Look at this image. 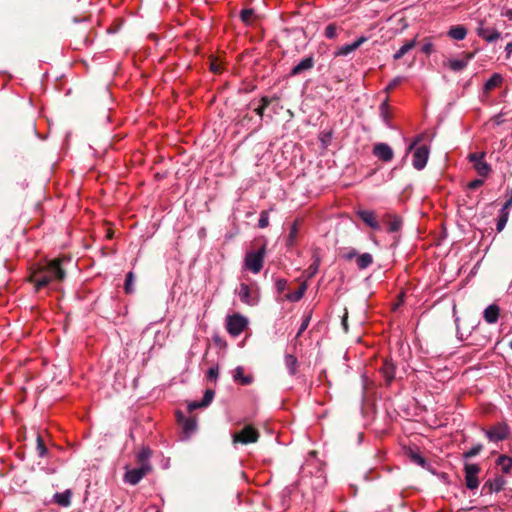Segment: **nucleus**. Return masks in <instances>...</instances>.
<instances>
[{"label": "nucleus", "instance_id": "nucleus-49", "mask_svg": "<svg viewBox=\"0 0 512 512\" xmlns=\"http://www.w3.org/2000/svg\"><path fill=\"white\" fill-rule=\"evenodd\" d=\"M501 16L506 17L508 20L512 21V9H504L501 12Z\"/></svg>", "mask_w": 512, "mask_h": 512}, {"label": "nucleus", "instance_id": "nucleus-29", "mask_svg": "<svg viewBox=\"0 0 512 512\" xmlns=\"http://www.w3.org/2000/svg\"><path fill=\"white\" fill-rule=\"evenodd\" d=\"M416 45V40L412 39L410 41H406L398 51L393 55L395 60L402 58L406 53H408L414 46Z\"/></svg>", "mask_w": 512, "mask_h": 512}, {"label": "nucleus", "instance_id": "nucleus-9", "mask_svg": "<svg viewBox=\"0 0 512 512\" xmlns=\"http://www.w3.org/2000/svg\"><path fill=\"white\" fill-rule=\"evenodd\" d=\"M484 433L489 441L499 442L505 440L509 433V427L505 423H498L489 430H484Z\"/></svg>", "mask_w": 512, "mask_h": 512}, {"label": "nucleus", "instance_id": "nucleus-48", "mask_svg": "<svg viewBox=\"0 0 512 512\" xmlns=\"http://www.w3.org/2000/svg\"><path fill=\"white\" fill-rule=\"evenodd\" d=\"M219 369L218 367H211L208 370L207 376L209 379H215L218 376Z\"/></svg>", "mask_w": 512, "mask_h": 512}, {"label": "nucleus", "instance_id": "nucleus-34", "mask_svg": "<svg viewBox=\"0 0 512 512\" xmlns=\"http://www.w3.org/2000/svg\"><path fill=\"white\" fill-rule=\"evenodd\" d=\"M382 373H383L386 381L390 382L394 378V375H395L394 365L392 363H389L386 361L383 365Z\"/></svg>", "mask_w": 512, "mask_h": 512}, {"label": "nucleus", "instance_id": "nucleus-15", "mask_svg": "<svg viewBox=\"0 0 512 512\" xmlns=\"http://www.w3.org/2000/svg\"><path fill=\"white\" fill-rule=\"evenodd\" d=\"M511 206H512V190H510V198L505 202V204L503 205V207L500 210V215H499V218L497 220V225H496L498 232H501L505 228V226L508 222V219H509V208Z\"/></svg>", "mask_w": 512, "mask_h": 512}, {"label": "nucleus", "instance_id": "nucleus-53", "mask_svg": "<svg viewBox=\"0 0 512 512\" xmlns=\"http://www.w3.org/2000/svg\"><path fill=\"white\" fill-rule=\"evenodd\" d=\"M505 52H506V57L510 58V56L512 55V42H509L506 44Z\"/></svg>", "mask_w": 512, "mask_h": 512}, {"label": "nucleus", "instance_id": "nucleus-22", "mask_svg": "<svg viewBox=\"0 0 512 512\" xmlns=\"http://www.w3.org/2000/svg\"><path fill=\"white\" fill-rule=\"evenodd\" d=\"M506 484V480L502 476H497L492 480H488L484 489H488L489 493H497L500 492Z\"/></svg>", "mask_w": 512, "mask_h": 512}, {"label": "nucleus", "instance_id": "nucleus-39", "mask_svg": "<svg viewBox=\"0 0 512 512\" xmlns=\"http://www.w3.org/2000/svg\"><path fill=\"white\" fill-rule=\"evenodd\" d=\"M223 68V61L219 58H210V70L214 73H221Z\"/></svg>", "mask_w": 512, "mask_h": 512}, {"label": "nucleus", "instance_id": "nucleus-40", "mask_svg": "<svg viewBox=\"0 0 512 512\" xmlns=\"http://www.w3.org/2000/svg\"><path fill=\"white\" fill-rule=\"evenodd\" d=\"M133 282H134V274H133V272H129L126 275L125 285H124V289L127 294H131L134 292Z\"/></svg>", "mask_w": 512, "mask_h": 512}, {"label": "nucleus", "instance_id": "nucleus-33", "mask_svg": "<svg viewBox=\"0 0 512 512\" xmlns=\"http://www.w3.org/2000/svg\"><path fill=\"white\" fill-rule=\"evenodd\" d=\"M408 456L412 462L421 467H425L427 465L426 459L417 451L409 450Z\"/></svg>", "mask_w": 512, "mask_h": 512}, {"label": "nucleus", "instance_id": "nucleus-3", "mask_svg": "<svg viewBox=\"0 0 512 512\" xmlns=\"http://www.w3.org/2000/svg\"><path fill=\"white\" fill-rule=\"evenodd\" d=\"M248 325L249 319L240 313L226 316V331L233 337L240 335Z\"/></svg>", "mask_w": 512, "mask_h": 512}, {"label": "nucleus", "instance_id": "nucleus-18", "mask_svg": "<svg viewBox=\"0 0 512 512\" xmlns=\"http://www.w3.org/2000/svg\"><path fill=\"white\" fill-rule=\"evenodd\" d=\"M361 220L373 230H379L380 225L376 220L375 213L371 210H359L357 212Z\"/></svg>", "mask_w": 512, "mask_h": 512}, {"label": "nucleus", "instance_id": "nucleus-20", "mask_svg": "<svg viewBox=\"0 0 512 512\" xmlns=\"http://www.w3.org/2000/svg\"><path fill=\"white\" fill-rule=\"evenodd\" d=\"M313 66H314V58L312 56L305 57L297 65H295L292 68L290 75L295 76V75L301 74L304 71H308V70L312 69Z\"/></svg>", "mask_w": 512, "mask_h": 512}, {"label": "nucleus", "instance_id": "nucleus-58", "mask_svg": "<svg viewBox=\"0 0 512 512\" xmlns=\"http://www.w3.org/2000/svg\"><path fill=\"white\" fill-rule=\"evenodd\" d=\"M156 512H161L160 510H157Z\"/></svg>", "mask_w": 512, "mask_h": 512}, {"label": "nucleus", "instance_id": "nucleus-36", "mask_svg": "<svg viewBox=\"0 0 512 512\" xmlns=\"http://www.w3.org/2000/svg\"><path fill=\"white\" fill-rule=\"evenodd\" d=\"M380 117H381L382 121L384 122V124L387 127L391 128V124H390V120H389L388 104L386 101H384L380 105Z\"/></svg>", "mask_w": 512, "mask_h": 512}, {"label": "nucleus", "instance_id": "nucleus-37", "mask_svg": "<svg viewBox=\"0 0 512 512\" xmlns=\"http://www.w3.org/2000/svg\"><path fill=\"white\" fill-rule=\"evenodd\" d=\"M483 449V445L481 443H478L471 447L469 450L463 453V458L465 460L470 459L472 457L477 456Z\"/></svg>", "mask_w": 512, "mask_h": 512}, {"label": "nucleus", "instance_id": "nucleus-1", "mask_svg": "<svg viewBox=\"0 0 512 512\" xmlns=\"http://www.w3.org/2000/svg\"><path fill=\"white\" fill-rule=\"evenodd\" d=\"M66 277V271L62 267V259L55 258L46 265L39 266L29 276V281L34 284L35 291L46 287L52 281H63Z\"/></svg>", "mask_w": 512, "mask_h": 512}, {"label": "nucleus", "instance_id": "nucleus-32", "mask_svg": "<svg viewBox=\"0 0 512 512\" xmlns=\"http://www.w3.org/2000/svg\"><path fill=\"white\" fill-rule=\"evenodd\" d=\"M36 450L39 457H46L48 455V448L46 447L44 439L39 433L36 437Z\"/></svg>", "mask_w": 512, "mask_h": 512}, {"label": "nucleus", "instance_id": "nucleus-23", "mask_svg": "<svg viewBox=\"0 0 512 512\" xmlns=\"http://www.w3.org/2000/svg\"><path fill=\"white\" fill-rule=\"evenodd\" d=\"M467 33L468 31L465 26L455 25L450 27V29L447 32V35L453 40L461 41L466 38Z\"/></svg>", "mask_w": 512, "mask_h": 512}, {"label": "nucleus", "instance_id": "nucleus-13", "mask_svg": "<svg viewBox=\"0 0 512 512\" xmlns=\"http://www.w3.org/2000/svg\"><path fill=\"white\" fill-rule=\"evenodd\" d=\"M373 154L384 162H390L394 156L392 148L386 143H377L373 148Z\"/></svg>", "mask_w": 512, "mask_h": 512}, {"label": "nucleus", "instance_id": "nucleus-4", "mask_svg": "<svg viewBox=\"0 0 512 512\" xmlns=\"http://www.w3.org/2000/svg\"><path fill=\"white\" fill-rule=\"evenodd\" d=\"M231 438L234 446L237 444L247 445L258 441L259 432L253 426L246 425L238 432L232 433Z\"/></svg>", "mask_w": 512, "mask_h": 512}, {"label": "nucleus", "instance_id": "nucleus-38", "mask_svg": "<svg viewBox=\"0 0 512 512\" xmlns=\"http://www.w3.org/2000/svg\"><path fill=\"white\" fill-rule=\"evenodd\" d=\"M253 18H254V10L253 9H243L240 12L241 21L247 25L252 23Z\"/></svg>", "mask_w": 512, "mask_h": 512}, {"label": "nucleus", "instance_id": "nucleus-56", "mask_svg": "<svg viewBox=\"0 0 512 512\" xmlns=\"http://www.w3.org/2000/svg\"><path fill=\"white\" fill-rule=\"evenodd\" d=\"M262 109H263V108H261V109H259V110H258V114H261V113H262Z\"/></svg>", "mask_w": 512, "mask_h": 512}, {"label": "nucleus", "instance_id": "nucleus-46", "mask_svg": "<svg viewBox=\"0 0 512 512\" xmlns=\"http://www.w3.org/2000/svg\"><path fill=\"white\" fill-rule=\"evenodd\" d=\"M483 183H484V181L482 179H475V180H473V181L468 183V188L472 189V190H475L478 187L482 186Z\"/></svg>", "mask_w": 512, "mask_h": 512}, {"label": "nucleus", "instance_id": "nucleus-12", "mask_svg": "<svg viewBox=\"0 0 512 512\" xmlns=\"http://www.w3.org/2000/svg\"><path fill=\"white\" fill-rule=\"evenodd\" d=\"M177 422L182 426L183 432L186 436H190L197 429V421L194 417L187 418L182 412L176 413Z\"/></svg>", "mask_w": 512, "mask_h": 512}, {"label": "nucleus", "instance_id": "nucleus-44", "mask_svg": "<svg viewBox=\"0 0 512 512\" xmlns=\"http://www.w3.org/2000/svg\"><path fill=\"white\" fill-rule=\"evenodd\" d=\"M304 291H305V286H302L299 290H297L296 292L291 294L289 296V299L291 301H298V300H300L303 297V295H304Z\"/></svg>", "mask_w": 512, "mask_h": 512}, {"label": "nucleus", "instance_id": "nucleus-47", "mask_svg": "<svg viewBox=\"0 0 512 512\" xmlns=\"http://www.w3.org/2000/svg\"><path fill=\"white\" fill-rule=\"evenodd\" d=\"M421 50H422V52H423V53H425V54H427V55L431 54V53H432V51H433V44H432V42H427V43H425V44L422 46Z\"/></svg>", "mask_w": 512, "mask_h": 512}, {"label": "nucleus", "instance_id": "nucleus-50", "mask_svg": "<svg viewBox=\"0 0 512 512\" xmlns=\"http://www.w3.org/2000/svg\"><path fill=\"white\" fill-rule=\"evenodd\" d=\"M422 136H417L414 141L409 145L408 152L412 151L415 146L421 141Z\"/></svg>", "mask_w": 512, "mask_h": 512}, {"label": "nucleus", "instance_id": "nucleus-24", "mask_svg": "<svg viewBox=\"0 0 512 512\" xmlns=\"http://www.w3.org/2000/svg\"><path fill=\"white\" fill-rule=\"evenodd\" d=\"M233 379L241 385H249L253 382V377L251 375H244V369L242 367H237L235 369Z\"/></svg>", "mask_w": 512, "mask_h": 512}, {"label": "nucleus", "instance_id": "nucleus-45", "mask_svg": "<svg viewBox=\"0 0 512 512\" xmlns=\"http://www.w3.org/2000/svg\"><path fill=\"white\" fill-rule=\"evenodd\" d=\"M309 322H310V315L306 316L304 318V320L302 321V323L298 329V332H297V337H299L307 329Z\"/></svg>", "mask_w": 512, "mask_h": 512}, {"label": "nucleus", "instance_id": "nucleus-8", "mask_svg": "<svg viewBox=\"0 0 512 512\" xmlns=\"http://www.w3.org/2000/svg\"><path fill=\"white\" fill-rule=\"evenodd\" d=\"M485 153H471L468 156L470 162L474 164V169L483 177H486L491 172V166L484 160Z\"/></svg>", "mask_w": 512, "mask_h": 512}, {"label": "nucleus", "instance_id": "nucleus-42", "mask_svg": "<svg viewBox=\"0 0 512 512\" xmlns=\"http://www.w3.org/2000/svg\"><path fill=\"white\" fill-rule=\"evenodd\" d=\"M319 265H320V258L317 255H314V261L308 267V270H307L309 277H312V276H314L317 273V271L319 269Z\"/></svg>", "mask_w": 512, "mask_h": 512}, {"label": "nucleus", "instance_id": "nucleus-26", "mask_svg": "<svg viewBox=\"0 0 512 512\" xmlns=\"http://www.w3.org/2000/svg\"><path fill=\"white\" fill-rule=\"evenodd\" d=\"M285 366L290 375H295L298 367V360L292 354H286L284 357Z\"/></svg>", "mask_w": 512, "mask_h": 512}, {"label": "nucleus", "instance_id": "nucleus-31", "mask_svg": "<svg viewBox=\"0 0 512 512\" xmlns=\"http://www.w3.org/2000/svg\"><path fill=\"white\" fill-rule=\"evenodd\" d=\"M373 262V257L370 253H363L357 258V266L359 269H366Z\"/></svg>", "mask_w": 512, "mask_h": 512}, {"label": "nucleus", "instance_id": "nucleus-2", "mask_svg": "<svg viewBox=\"0 0 512 512\" xmlns=\"http://www.w3.org/2000/svg\"><path fill=\"white\" fill-rule=\"evenodd\" d=\"M234 294L243 304L250 307L257 306L261 298L260 288L257 283L249 285L242 282L235 288Z\"/></svg>", "mask_w": 512, "mask_h": 512}, {"label": "nucleus", "instance_id": "nucleus-16", "mask_svg": "<svg viewBox=\"0 0 512 512\" xmlns=\"http://www.w3.org/2000/svg\"><path fill=\"white\" fill-rule=\"evenodd\" d=\"M474 53H465L463 59H449L448 67L454 71L459 72L465 69L468 63L473 59Z\"/></svg>", "mask_w": 512, "mask_h": 512}, {"label": "nucleus", "instance_id": "nucleus-54", "mask_svg": "<svg viewBox=\"0 0 512 512\" xmlns=\"http://www.w3.org/2000/svg\"><path fill=\"white\" fill-rule=\"evenodd\" d=\"M356 256H357V251H356V250H354V249H352L351 251H349V252L345 255V258H346L347 260H351V259H353V258H354V257H356Z\"/></svg>", "mask_w": 512, "mask_h": 512}, {"label": "nucleus", "instance_id": "nucleus-30", "mask_svg": "<svg viewBox=\"0 0 512 512\" xmlns=\"http://www.w3.org/2000/svg\"><path fill=\"white\" fill-rule=\"evenodd\" d=\"M151 455L152 451L149 447H142L136 456L137 463L142 466H144V464H150L149 458L151 457Z\"/></svg>", "mask_w": 512, "mask_h": 512}, {"label": "nucleus", "instance_id": "nucleus-19", "mask_svg": "<svg viewBox=\"0 0 512 512\" xmlns=\"http://www.w3.org/2000/svg\"><path fill=\"white\" fill-rule=\"evenodd\" d=\"M500 316V307L497 304L488 305L484 312L483 318L488 324H495Z\"/></svg>", "mask_w": 512, "mask_h": 512}, {"label": "nucleus", "instance_id": "nucleus-52", "mask_svg": "<svg viewBox=\"0 0 512 512\" xmlns=\"http://www.w3.org/2000/svg\"><path fill=\"white\" fill-rule=\"evenodd\" d=\"M276 286L279 291H283L286 286V281L284 279H279L276 282Z\"/></svg>", "mask_w": 512, "mask_h": 512}, {"label": "nucleus", "instance_id": "nucleus-43", "mask_svg": "<svg viewBox=\"0 0 512 512\" xmlns=\"http://www.w3.org/2000/svg\"><path fill=\"white\" fill-rule=\"evenodd\" d=\"M269 225V214L267 211L263 210L260 213V217L258 220V227L259 228H266Z\"/></svg>", "mask_w": 512, "mask_h": 512}, {"label": "nucleus", "instance_id": "nucleus-17", "mask_svg": "<svg viewBox=\"0 0 512 512\" xmlns=\"http://www.w3.org/2000/svg\"><path fill=\"white\" fill-rule=\"evenodd\" d=\"M366 40L367 38L362 36L350 44L339 47L335 52V56H348L356 49H358Z\"/></svg>", "mask_w": 512, "mask_h": 512}, {"label": "nucleus", "instance_id": "nucleus-28", "mask_svg": "<svg viewBox=\"0 0 512 512\" xmlns=\"http://www.w3.org/2000/svg\"><path fill=\"white\" fill-rule=\"evenodd\" d=\"M402 227V220L398 216H389L387 220V231L389 233L398 232Z\"/></svg>", "mask_w": 512, "mask_h": 512}, {"label": "nucleus", "instance_id": "nucleus-6", "mask_svg": "<svg viewBox=\"0 0 512 512\" xmlns=\"http://www.w3.org/2000/svg\"><path fill=\"white\" fill-rule=\"evenodd\" d=\"M152 471L151 464L139 465L137 468L127 470L124 475V481L131 485H137L146 475Z\"/></svg>", "mask_w": 512, "mask_h": 512}, {"label": "nucleus", "instance_id": "nucleus-21", "mask_svg": "<svg viewBox=\"0 0 512 512\" xmlns=\"http://www.w3.org/2000/svg\"><path fill=\"white\" fill-rule=\"evenodd\" d=\"M73 492L71 489H67L64 492H57L53 496V501L61 507H69L71 505V498Z\"/></svg>", "mask_w": 512, "mask_h": 512}, {"label": "nucleus", "instance_id": "nucleus-51", "mask_svg": "<svg viewBox=\"0 0 512 512\" xmlns=\"http://www.w3.org/2000/svg\"><path fill=\"white\" fill-rule=\"evenodd\" d=\"M400 82H401V78H400V77H397V78L393 79V80L389 83V85H388L387 89H393V88H394V87H396Z\"/></svg>", "mask_w": 512, "mask_h": 512}, {"label": "nucleus", "instance_id": "nucleus-14", "mask_svg": "<svg viewBox=\"0 0 512 512\" xmlns=\"http://www.w3.org/2000/svg\"><path fill=\"white\" fill-rule=\"evenodd\" d=\"M214 395H215V391L213 389H211V388L206 389L203 399L201 401H192V402L188 403V406H187L188 411L192 412L195 409L207 407L212 402Z\"/></svg>", "mask_w": 512, "mask_h": 512}, {"label": "nucleus", "instance_id": "nucleus-27", "mask_svg": "<svg viewBox=\"0 0 512 512\" xmlns=\"http://www.w3.org/2000/svg\"><path fill=\"white\" fill-rule=\"evenodd\" d=\"M503 81V77L499 73H494L492 76L485 82L484 90L491 91L495 87L499 86Z\"/></svg>", "mask_w": 512, "mask_h": 512}, {"label": "nucleus", "instance_id": "nucleus-41", "mask_svg": "<svg viewBox=\"0 0 512 512\" xmlns=\"http://www.w3.org/2000/svg\"><path fill=\"white\" fill-rule=\"evenodd\" d=\"M324 35L328 39H334L337 36V26L333 23L326 26Z\"/></svg>", "mask_w": 512, "mask_h": 512}, {"label": "nucleus", "instance_id": "nucleus-55", "mask_svg": "<svg viewBox=\"0 0 512 512\" xmlns=\"http://www.w3.org/2000/svg\"><path fill=\"white\" fill-rule=\"evenodd\" d=\"M342 325H343L345 331H347V314H345L342 319Z\"/></svg>", "mask_w": 512, "mask_h": 512}, {"label": "nucleus", "instance_id": "nucleus-25", "mask_svg": "<svg viewBox=\"0 0 512 512\" xmlns=\"http://www.w3.org/2000/svg\"><path fill=\"white\" fill-rule=\"evenodd\" d=\"M298 233H299V221L296 220L291 225L289 233L286 237V246L287 247H292L296 243Z\"/></svg>", "mask_w": 512, "mask_h": 512}, {"label": "nucleus", "instance_id": "nucleus-57", "mask_svg": "<svg viewBox=\"0 0 512 512\" xmlns=\"http://www.w3.org/2000/svg\"><path fill=\"white\" fill-rule=\"evenodd\" d=\"M509 346H510V348L512 349V341L510 342V345H509Z\"/></svg>", "mask_w": 512, "mask_h": 512}, {"label": "nucleus", "instance_id": "nucleus-5", "mask_svg": "<svg viewBox=\"0 0 512 512\" xmlns=\"http://www.w3.org/2000/svg\"><path fill=\"white\" fill-rule=\"evenodd\" d=\"M265 247H261L257 251H250L246 254L244 259V266L246 269L254 274L261 271L264 262Z\"/></svg>", "mask_w": 512, "mask_h": 512}, {"label": "nucleus", "instance_id": "nucleus-10", "mask_svg": "<svg viewBox=\"0 0 512 512\" xmlns=\"http://www.w3.org/2000/svg\"><path fill=\"white\" fill-rule=\"evenodd\" d=\"M477 35L487 43H494L501 38V33L492 27H486L483 20L478 21Z\"/></svg>", "mask_w": 512, "mask_h": 512}, {"label": "nucleus", "instance_id": "nucleus-7", "mask_svg": "<svg viewBox=\"0 0 512 512\" xmlns=\"http://www.w3.org/2000/svg\"><path fill=\"white\" fill-rule=\"evenodd\" d=\"M465 471V484L470 490L477 489L479 486L478 474L480 467L476 463H466L464 467Z\"/></svg>", "mask_w": 512, "mask_h": 512}, {"label": "nucleus", "instance_id": "nucleus-11", "mask_svg": "<svg viewBox=\"0 0 512 512\" xmlns=\"http://www.w3.org/2000/svg\"><path fill=\"white\" fill-rule=\"evenodd\" d=\"M429 153V148L426 145L419 146L415 149L412 164L416 170H422L425 168L429 158Z\"/></svg>", "mask_w": 512, "mask_h": 512}, {"label": "nucleus", "instance_id": "nucleus-35", "mask_svg": "<svg viewBox=\"0 0 512 512\" xmlns=\"http://www.w3.org/2000/svg\"><path fill=\"white\" fill-rule=\"evenodd\" d=\"M498 464L501 465L504 473H509L512 468V458L502 455L498 458Z\"/></svg>", "mask_w": 512, "mask_h": 512}]
</instances>
